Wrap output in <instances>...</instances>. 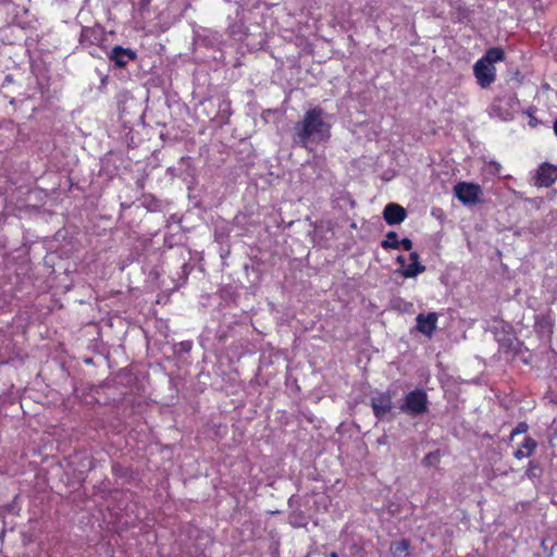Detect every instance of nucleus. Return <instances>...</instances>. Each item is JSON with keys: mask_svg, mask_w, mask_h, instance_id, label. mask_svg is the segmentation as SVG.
I'll list each match as a JSON object with an SVG mask.
<instances>
[{"mask_svg": "<svg viewBox=\"0 0 557 557\" xmlns=\"http://www.w3.org/2000/svg\"><path fill=\"white\" fill-rule=\"evenodd\" d=\"M330 137L331 125L324 121V111L319 107L308 110L294 127V143L306 149H311V145L322 144Z\"/></svg>", "mask_w": 557, "mask_h": 557, "instance_id": "nucleus-1", "label": "nucleus"}, {"mask_svg": "<svg viewBox=\"0 0 557 557\" xmlns=\"http://www.w3.org/2000/svg\"><path fill=\"white\" fill-rule=\"evenodd\" d=\"M399 410L410 417H420L429 411V397L423 388H414L406 393L399 405Z\"/></svg>", "mask_w": 557, "mask_h": 557, "instance_id": "nucleus-2", "label": "nucleus"}, {"mask_svg": "<svg viewBox=\"0 0 557 557\" xmlns=\"http://www.w3.org/2000/svg\"><path fill=\"white\" fill-rule=\"evenodd\" d=\"M454 194L463 205H476L481 201L483 190L479 184L460 182L454 186Z\"/></svg>", "mask_w": 557, "mask_h": 557, "instance_id": "nucleus-3", "label": "nucleus"}, {"mask_svg": "<svg viewBox=\"0 0 557 557\" xmlns=\"http://www.w3.org/2000/svg\"><path fill=\"white\" fill-rule=\"evenodd\" d=\"M473 73L481 88H487L496 78V69L482 60H478L473 65Z\"/></svg>", "mask_w": 557, "mask_h": 557, "instance_id": "nucleus-4", "label": "nucleus"}, {"mask_svg": "<svg viewBox=\"0 0 557 557\" xmlns=\"http://www.w3.org/2000/svg\"><path fill=\"white\" fill-rule=\"evenodd\" d=\"M371 407L374 416L382 420L393 409V400L389 392H379L371 397Z\"/></svg>", "mask_w": 557, "mask_h": 557, "instance_id": "nucleus-5", "label": "nucleus"}, {"mask_svg": "<svg viewBox=\"0 0 557 557\" xmlns=\"http://www.w3.org/2000/svg\"><path fill=\"white\" fill-rule=\"evenodd\" d=\"M437 320L438 314L436 312L419 313L416 318V329L421 334L431 338L437 327Z\"/></svg>", "mask_w": 557, "mask_h": 557, "instance_id": "nucleus-6", "label": "nucleus"}, {"mask_svg": "<svg viewBox=\"0 0 557 557\" xmlns=\"http://www.w3.org/2000/svg\"><path fill=\"white\" fill-rule=\"evenodd\" d=\"M410 263L406 264V259L403 256L397 257V262L401 264L400 273L405 277H416L425 271V267L419 262V255L411 252L409 256Z\"/></svg>", "mask_w": 557, "mask_h": 557, "instance_id": "nucleus-7", "label": "nucleus"}, {"mask_svg": "<svg viewBox=\"0 0 557 557\" xmlns=\"http://www.w3.org/2000/svg\"><path fill=\"white\" fill-rule=\"evenodd\" d=\"M557 180V168L549 163H542L535 176V185L548 187L553 185Z\"/></svg>", "mask_w": 557, "mask_h": 557, "instance_id": "nucleus-8", "label": "nucleus"}, {"mask_svg": "<svg viewBox=\"0 0 557 557\" xmlns=\"http://www.w3.org/2000/svg\"><path fill=\"white\" fill-rule=\"evenodd\" d=\"M406 216V210L394 202L386 205L383 210V218L388 225L400 224Z\"/></svg>", "mask_w": 557, "mask_h": 557, "instance_id": "nucleus-9", "label": "nucleus"}, {"mask_svg": "<svg viewBox=\"0 0 557 557\" xmlns=\"http://www.w3.org/2000/svg\"><path fill=\"white\" fill-rule=\"evenodd\" d=\"M109 58L117 67H124L136 58V53L131 49L115 46L111 50Z\"/></svg>", "mask_w": 557, "mask_h": 557, "instance_id": "nucleus-10", "label": "nucleus"}, {"mask_svg": "<svg viewBox=\"0 0 557 557\" xmlns=\"http://www.w3.org/2000/svg\"><path fill=\"white\" fill-rule=\"evenodd\" d=\"M100 41V33L92 27H83L79 36L82 46H92Z\"/></svg>", "mask_w": 557, "mask_h": 557, "instance_id": "nucleus-11", "label": "nucleus"}, {"mask_svg": "<svg viewBox=\"0 0 557 557\" xmlns=\"http://www.w3.org/2000/svg\"><path fill=\"white\" fill-rule=\"evenodd\" d=\"M536 447H537L536 441L533 440L532 437L527 436L522 443V446L513 453V456L517 459H523V458L530 457L534 453Z\"/></svg>", "mask_w": 557, "mask_h": 557, "instance_id": "nucleus-12", "label": "nucleus"}, {"mask_svg": "<svg viewBox=\"0 0 557 557\" xmlns=\"http://www.w3.org/2000/svg\"><path fill=\"white\" fill-rule=\"evenodd\" d=\"M504 59V51L500 48H491L480 59L487 64L494 65V63L499 62Z\"/></svg>", "mask_w": 557, "mask_h": 557, "instance_id": "nucleus-13", "label": "nucleus"}, {"mask_svg": "<svg viewBox=\"0 0 557 557\" xmlns=\"http://www.w3.org/2000/svg\"><path fill=\"white\" fill-rule=\"evenodd\" d=\"M381 246L385 250L399 249L400 248V243H399L397 233L394 232V231L388 232L385 235V239L382 240Z\"/></svg>", "mask_w": 557, "mask_h": 557, "instance_id": "nucleus-14", "label": "nucleus"}, {"mask_svg": "<svg viewBox=\"0 0 557 557\" xmlns=\"http://www.w3.org/2000/svg\"><path fill=\"white\" fill-rule=\"evenodd\" d=\"M288 523L293 528H304L307 525L308 521L306 515L302 511L295 510L288 516Z\"/></svg>", "mask_w": 557, "mask_h": 557, "instance_id": "nucleus-15", "label": "nucleus"}, {"mask_svg": "<svg viewBox=\"0 0 557 557\" xmlns=\"http://www.w3.org/2000/svg\"><path fill=\"white\" fill-rule=\"evenodd\" d=\"M409 547H410V542L406 539H403L400 541L394 542L391 545V552L394 556H400L401 554L407 553Z\"/></svg>", "mask_w": 557, "mask_h": 557, "instance_id": "nucleus-16", "label": "nucleus"}, {"mask_svg": "<svg viewBox=\"0 0 557 557\" xmlns=\"http://www.w3.org/2000/svg\"><path fill=\"white\" fill-rule=\"evenodd\" d=\"M441 454L440 450L431 451L422 460L423 466L434 467L440 462Z\"/></svg>", "mask_w": 557, "mask_h": 557, "instance_id": "nucleus-17", "label": "nucleus"}, {"mask_svg": "<svg viewBox=\"0 0 557 557\" xmlns=\"http://www.w3.org/2000/svg\"><path fill=\"white\" fill-rule=\"evenodd\" d=\"M500 103H502V100L498 99L496 100L492 106H491V114L492 115H495V116H498L499 119L502 120H508L510 117V113L509 112H502L500 111Z\"/></svg>", "mask_w": 557, "mask_h": 557, "instance_id": "nucleus-18", "label": "nucleus"}, {"mask_svg": "<svg viewBox=\"0 0 557 557\" xmlns=\"http://www.w3.org/2000/svg\"><path fill=\"white\" fill-rule=\"evenodd\" d=\"M219 113L222 116L228 117L231 115V103L227 100H222L219 104Z\"/></svg>", "mask_w": 557, "mask_h": 557, "instance_id": "nucleus-19", "label": "nucleus"}, {"mask_svg": "<svg viewBox=\"0 0 557 557\" xmlns=\"http://www.w3.org/2000/svg\"><path fill=\"white\" fill-rule=\"evenodd\" d=\"M528 430H529V425L525 422H519L517 424V426L511 431L510 437L512 438L513 436H516L518 434L527 433Z\"/></svg>", "mask_w": 557, "mask_h": 557, "instance_id": "nucleus-20", "label": "nucleus"}, {"mask_svg": "<svg viewBox=\"0 0 557 557\" xmlns=\"http://www.w3.org/2000/svg\"><path fill=\"white\" fill-rule=\"evenodd\" d=\"M536 469H539V463H537L536 461H534V460H531V461L529 462V468H528V470H527V475H528L529 478H531V479H532V478H535V476H536V473H535V470H536Z\"/></svg>", "mask_w": 557, "mask_h": 557, "instance_id": "nucleus-21", "label": "nucleus"}, {"mask_svg": "<svg viewBox=\"0 0 557 557\" xmlns=\"http://www.w3.org/2000/svg\"><path fill=\"white\" fill-rule=\"evenodd\" d=\"M488 168L493 174H498L502 169V165L498 162L493 161L490 162Z\"/></svg>", "mask_w": 557, "mask_h": 557, "instance_id": "nucleus-22", "label": "nucleus"}, {"mask_svg": "<svg viewBox=\"0 0 557 557\" xmlns=\"http://www.w3.org/2000/svg\"><path fill=\"white\" fill-rule=\"evenodd\" d=\"M399 243L405 250L410 251L412 249V242L409 238H404Z\"/></svg>", "mask_w": 557, "mask_h": 557, "instance_id": "nucleus-23", "label": "nucleus"}, {"mask_svg": "<svg viewBox=\"0 0 557 557\" xmlns=\"http://www.w3.org/2000/svg\"><path fill=\"white\" fill-rule=\"evenodd\" d=\"M17 498H18V495H15L14 500H16ZM13 503H15V502H13ZM9 510H10V511H13V510H14V504H11V505L9 506Z\"/></svg>", "mask_w": 557, "mask_h": 557, "instance_id": "nucleus-24", "label": "nucleus"}, {"mask_svg": "<svg viewBox=\"0 0 557 557\" xmlns=\"http://www.w3.org/2000/svg\"><path fill=\"white\" fill-rule=\"evenodd\" d=\"M165 244H168L170 247L173 246V244L171 243L170 238L169 237H165L164 239Z\"/></svg>", "mask_w": 557, "mask_h": 557, "instance_id": "nucleus-25", "label": "nucleus"}, {"mask_svg": "<svg viewBox=\"0 0 557 557\" xmlns=\"http://www.w3.org/2000/svg\"><path fill=\"white\" fill-rule=\"evenodd\" d=\"M329 557H339V556L336 552H331Z\"/></svg>", "mask_w": 557, "mask_h": 557, "instance_id": "nucleus-26", "label": "nucleus"}]
</instances>
